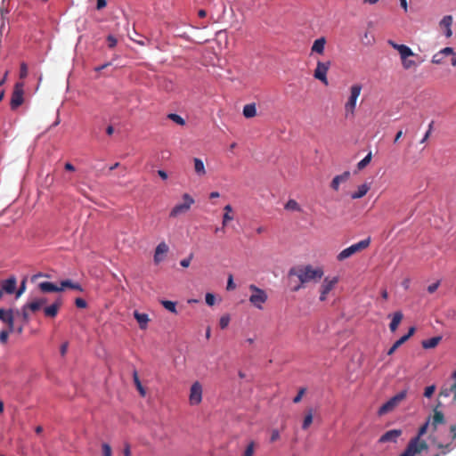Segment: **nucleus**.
Masks as SVG:
<instances>
[{
  "label": "nucleus",
  "mask_w": 456,
  "mask_h": 456,
  "mask_svg": "<svg viewBox=\"0 0 456 456\" xmlns=\"http://www.w3.org/2000/svg\"><path fill=\"white\" fill-rule=\"evenodd\" d=\"M439 53L443 55V57L454 54V50L452 47H444L439 51Z\"/></svg>",
  "instance_id": "obj_48"
},
{
  "label": "nucleus",
  "mask_w": 456,
  "mask_h": 456,
  "mask_svg": "<svg viewBox=\"0 0 456 456\" xmlns=\"http://www.w3.org/2000/svg\"><path fill=\"white\" fill-rule=\"evenodd\" d=\"M229 323H230V316L228 314L223 315L220 318L219 325H220L221 329L224 330V329L227 328Z\"/></svg>",
  "instance_id": "obj_43"
},
{
  "label": "nucleus",
  "mask_w": 456,
  "mask_h": 456,
  "mask_svg": "<svg viewBox=\"0 0 456 456\" xmlns=\"http://www.w3.org/2000/svg\"><path fill=\"white\" fill-rule=\"evenodd\" d=\"M305 393V388H300L297 395L294 397L293 403H297L301 401L303 395Z\"/></svg>",
  "instance_id": "obj_54"
},
{
  "label": "nucleus",
  "mask_w": 456,
  "mask_h": 456,
  "mask_svg": "<svg viewBox=\"0 0 456 456\" xmlns=\"http://www.w3.org/2000/svg\"><path fill=\"white\" fill-rule=\"evenodd\" d=\"M243 115L247 118H254L256 115V108L255 103L246 104L243 108Z\"/></svg>",
  "instance_id": "obj_32"
},
{
  "label": "nucleus",
  "mask_w": 456,
  "mask_h": 456,
  "mask_svg": "<svg viewBox=\"0 0 456 456\" xmlns=\"http://www.w3.org/2000/svg\"><path fill=\"white\" fill-rule=\"evenodd\" d=\"M215 302H216V297H215V296H214L213 294H211V293H207V294H206V303H207L208 305L212 306V305H215Z\"/></svg>",
  "instance_id": "obj_52"
},
{
  "label": "nucleus",
  "mask_w": 456,
  "mask_h": 456,
  "mask_svg": "<svg viewBox=\"0 0 456 456\" xmlns=\"http://www.w3.org/2000/svg\"><path fill=\"white\" fill-rule=\"evenodd\" d=\"M439 285H440L439 281L430 284L427 289L428 293H430V294L434 293L438 289Z\"/></svg>",
  "instance_id": "obj_58"
},
{
  "label": "nucleus",
  "mask_w": 456,
  "mask_h": 456,
  "mask_svg": "<svg viewBox=\"0 0 456 456\" xmlns=\"http://www.w3.org/2000/svg\"><path fill=\"white\" fill-rule=\"evenodd\" d=\"M288 276L291 290L297 291L314 279V268L310 265H297L289 269Z\"/></svg>",
  "instance_id": "obj_1"
},
{
  "label": "nucleus",
  "mask_w": 456,
  "mask_h": 456,
  "mask_svg": "<svg viewBox=\"0 0 456 456\" xmlns=\"http://www.w3.org/2000/svg\"><path fill=\"white\" fill-rule=\"evenodd\" d=\"M325 44H326V39L324 37L315 39V53L322 54L323 51H324Z\"/></svg>",
  "instance_id": "obj_35"
},
{
  "label": "nucleus",
  "mask_w": 456,
  "mask_h": 456,
  "mask_svg": "<svg viewBox=\"0 0 456 456\" xmlns=\"http://www.w3.org/2000/svg\"><path fill=\"white\" fill-rule=\"evenodd\" d=\"M183 203H180L175 205L170 211V217H177L182 214H185L191 208V207L194 204V199L188 193H184L183 195Z\"/></svg>",
  "instance_id": "obj_10"
},
{
  "label": "nucleus",
  "mask_w": 456,
  "mask_h": 456,
  "mask_svg": "<svg viewBox=\"0 0 456 456\" xmlns=\"http://www.w3.org/2000/svg\"><path fill=\"white\" fill-rule=\"evenodd\" d=\"M338 281L339 278L338 276H327L324 278L319 287V300L321 302L327 300L329 294L335 289Z\"/></svg>",
  "instance_id": "obj_7"
},
{
  "label": "nucleus",
  "mask_w": 456,
  "mask_h": 456,
  "mask_svg": "<svg viewBox=\"0 0 456 456\" xmlns=\"http://www.w3.org/2000/svg\"><path fill=\"white\" fill-rule=\"evenodd\" d=\"M63 302L61 297L56 298L50 305L45 306L43 312L45 317L54 318L61 307Z\"/></svg>",
  "instance_id": "obj_14"
},
{
  "label": "nucleus",
  "mask_w": 456,
  "mask_h": 456,
  "mask_svg": "<svg viewBox=\"0 0 456 456\" xmlns=\"http://www.w3.org/2000/svg\"><path fill=\"white\" fill-rule=\"evenodd\" d=\"M444 57H443V55L437 52L433 55L431 61L434 64H442L444 62Z\"/></svg>",
  "instance_id": "obj_46"
},
{
  "label": "nucleus",
  "mask_w": 456,
  "mask_h": 456,
  "mask_svg": "<svg viewBox=\"0 0 456 456\" xmlns=\"http://www.w3.org/2000/svg\"><path fill=\"white\" fill-rule=\"evenodd\" d=\"M0 320L8 325L10 331L14 330V314L12 309L4 310L0 308Z\"/></svg>",
  "instance_id": "obj_16"
},
{
  "label": "nucleus",
  "mask_w": 456,
  "mask_h": 456,
  "mask_svg": "<svg viewBox=\"0 0 456 456\" xmlns=\"http://www.w3.org/2000/svg\"><path fill=\"white\" fill-rule=\"evenodd\" d=\"M428 448V443L419 437H412L400 456H416Z\"/></svg>",
  "instance_id": "obj_4"
},
{
  "label": "nucleus",
  "mask_w": 456,
  "mask_h": 456,
  "mask_svg": "<svg viewBox=\"0 0 456 456\" xmlns=\"http://www.w3.org/2000/svg\"><path fill=\"white\" fill-rule=\"evenodd\" d=\"M370 244V238L368 237L355 244L351 245L350 247L343 249L337 256V259L338 261H343L353 255H354L357 252H360L362 250H364L367 248Z\"/></svg>",
  "instance_id": "obj_6"
},
{
  "label": "nucleus",
  "mask_w": 456,
  "mask_h": 456,
  "mask_svg": "<svg viewBox=\"0 0 456 456\" xmlns=\"http://www.w3.org/2000/svg\"><path fill=\"white\" fill-rule=\"evenodd\" d=\"M12 331H10V329L8 328L7 330H1L0 331V343L4 345L7 343V340H8V337L10 335V333H12Z\"/></svg>",
  "instance_id": "obj_42"
},
{
  "label": "nucleus",
  "mask_w": 456,
  "mask_h": 456,
  "mask_svg": "<svg viewBox=\"0 0 456 456\" xmlns=\"http://www.w3.org/2000/svg\"><path fill=\"white\" fill-rule=\"evenodd\" d=\"M38 289L43 293H49V292H61V288H59L58 285L52 283L50 281H43L38 284Z\"/></svg>",
  "instance_id": "obj_22"
},
{
  "label": "nucleus",
  "mask_w": 456,
  "mask_h": 456,
  "mask_svg": "<svg viewBox=\"0 0 456 456\" xmlns=\"http://www.w3.org/2000/svg\"><path fill=\"white\" fill-rule=\"evenodd\" d=\"M160 304L164 306L165 309H167V311L173 313V314H177V311H176V303L174 302V301H170V300H161L160 301Z\"/></svg>",
  "instance_id": "obj_34"
},
{
  "label": "nucleus",
  "mask_w": 456,
  "mask_h": 456,
  "mask_svg": "<svg viewBox=\"0 0 456 456\" xmlns=\"http://www.w3.org/2000/svg\"><path fill=\"white\" fill-rule=\"evenodd\" d=\"M256 445L254 441H250L244 451L243 456H253Z\"/></svg>",
  "instance_id": "obj_40"
},
{
  "label": "nucleus",
  "mask_w": 456,
  "mask_h": 456,
  "mask_svg": "<svg viewBox=\"0 0 456 456\" xmlns=\"http://www.w3.org/2000/svg\"><path fill=\"white\" fill-rule=\"evenodd\" d=\"M102 449L103 456H112V451H111V447L110 446V444H108L106 443L102 444Z\"/></svg>",
  "instance_id": "obj_47"
},
{
  "label": "nucleus",
  "mask_w": 456,
  "mask_h": 456,
  "mask_svg": "<svg viewBox=\"0 0 456 456\" xmlns=\"http://www.w3.org/2000/svg\"><path fill=\"white\" fill-rule=\"evenodd\" d=\"M312 422H313V415H312L311 411H309L304 419L302 428L304 429H306L312 424Z\"/></svg>",
  "instance_id": "obj_44"
},
{
  "label": "nucleus",
  "mask_w": 456,
  "mask_h": 456,
  "mask_svg": "<svg viewBox=\"0 0 456 456\" xmlns=\"http://www.w3.org/2000/svg\"><path fill=\"white\" fill-rule=\"evenodd\" d=\"M167 118L178 125L183 126L185 124L184 119L178 114L171 113Z\"/></svg>",
  "instance_id": "obj_41"
},
{
  "label": "nucleus",
  "mask_w": 456,
  "mask_h": 456,
  "mask_svg": "<svg viewBox=\"0 0 456 456\" xmlns=\"http://www.w3.org/2000/svg\"><path fill=\"white\" fill-rule=\"evenodd\" d=\"M400 346L396 343V341L394 343V345L389 348V350L387 351V354L388 355H391L393 354L395 350L399 347Z\"/></svg>",
  "instance_id": "obj_61"
},
{
  "label": "nucleus",
  "mask_w": 456,
  "mask_h": 456,
  "mask_svg": "<svg viewBox=\"0 0 456 456\" xmlns=\"http://www.w3.org/2000/svg\"><path fill=\"white\" fill-rule=\"evenodd\" d=\"M372 158L371 152H369L360 162L357 164V167L359 170L363 169L370 162Z\"/></svg>",
  "instance_id": "obj_39"
},
{
  "label": "nucleus",
  "mask_w": 456,
  "mask_h": 456,
  "mask_svg": "<svg viewBox=\"0 0 456 456\" xmlns=\"http://www.w3.org/2000/svg\"><path fill=\"white\" fill-rule=\"evenodd\" d=\"M280 438V432L277 430V429H273L272 431V436H271V442H275L277 441L278 439Z\"/></svg>",
  "instance_id": "obj_59"
},
{
  "label": "nucleus",
  "mask_w": 456,
  "mask_h": 456,
  "mask_svg": "<svg viewBox=\"0 0 456 456\" xmlns=\"http://www.w3.org/2000/svg\"><path fill=\"white\" fill-rule=\"evenodd\" d=\"M428 418H431L430 426L433 431L437 428L439 424H444L445 421L444 413L441 411H438L437 408L434 409L433 416H429Z\"/></svg>",
  "instance_id": "obj_20"
},
{
  "label": "nucleus",
  "mask_w": 456,
  "mask_h": 456,
  "mask_svg": "<svg viewBox=\"0 0 456 456\" xmlns=\"http://www.w3.org/2000/svg\"><path fill=\"white\" fill-rule=\"evenodd\" d=\"M452 21H453V19H452V15H445V16H444V18L441 20V21L439 23L440 28L442 29H444V35L448 38L451 37L452 35Z\"/></svg>",
  "instance_id": "obj_19"
},
{
  "label": "nucleus",
  "mask_w": 456,
  "mask_h": 456,
  "mask_svg": "<svg viewBox=\"0 0 456 456\" xmlns=\"http://www.w3.org/2000/svg\"><path fill=\"white\" fill-rule=\"evenodd\" d=\"M331 62L330 61H318L317 67L315 68V79H319L322 81L324 86L329 85V81L327 78V72L330 67Z\"/></svg>",
  "instance_id": "obj_11"
},
{
  "label": "nucleus",
  "mask_w": 456,
  "mask_h": 456,
  "mask_svg": "<svg viewBox=\"0 0 456 456\" xmlns=\"http://www.w3.org/2000/svg\"><path fill=\"white\" fill-rule=\"evenodd\" d=\"M28 302L27 304H25L20 310H17L16 311V314L17 315H21L22 317V320L25 322H28V320H29V313L31 312L30 311V308L28 307Z\"/></svg>",
  "instance_id": "obj_33"
},
{
  "label": "nucleus",
  "mask_w": 456,
  "mask_h": 456,
  "mask_svg": "<svg viewBox=\"0 0 456 456\" xmlns=\"http://www.w3.org/2000/svg\"><path fill=\"white\" fill-rule=\"evenodd\" d=\"M435 389H436L435 386H429V387H427L425 388L424 395H425L426 397H430V396H432V395H433V394H434V392H435Z\"/></svg>",
  "instance_id": "obj_57"
},
{
  "label": "nucleus",
  "mask_w": 456,
  "mask_h": 456,
  "mask_svg": "<svg viewBox=\"0 0 456 456\" xmlns=\"http://www.w3.org/2000/svg\"><path fill=\"white\" fill-rule=\"evenodd\" d=\"M349 176H350L349 171H346L339 175H336L331 182V188L335 191H338L339 189V184L341 183L346 182L348 180Z\"/></svg>",
  "instance_id": "obj_25"
},
{
  "label": "nucleus",
  "mask_w": 456,
  "mask_h": 456,
  "mask_svg": "<svg viewBox=\"0 0 456 456\" xmlns=\"http://www.w3.org/2000/svg\"><path fill=\"white\" fill-rule=\"evenodd\" d=\"M403 318V314L400 311L395 312L393 314L392 321H391V322L389 324V329H390V330L392 332H395L397 330V328H398L400 322H402Z\"/></svg>",
  "instance_id": "obj_27"
},
{
  "label": "nucleus",
  "mask_w": 456,
  "mask_h": 456,
  "mask_svg": "<svg viewBox=\"0 0 456 456\" xmlns=\"http://www.w3.org/2000/svg\"><path fill=\"white\" fill-rule=\"evenodd\" d=\"M194 171L199 176H204L207 173L203 161L199 158L193 159Z\"/></svg>",
  "instance_id": "obj_28"
},
{
  "label": "nucleus",
  "mask_w": 456,
  "mask_h": 456,
  "mask_svg": "<svg viewBox=\"0 0 456 456\" xmlns=\"http://www.w3.org/2000/svg\"><path fill=\"white\" fill-rule=\"evenodd\" d=\"M406 391H401L395 396L391 397L379 409L378 414L379 416H383L393 411L398 404L406 398Z\"/></svg>",
  "instance_id": "obj_8"
},
{
  "label": "nucleus",
  "mask_w": 456,
  "mask_h": 456,
  "mask_svg": "<svg viewBox=\"0 0 456 456\" xmlns=\"http://www.w3.org/2000/svg\"><path fill=\"white\" fill-rule=\"evenodd\" d=\"M235 287L236 286L233 282L232 275L230 274L228 277L226 289H227V290H233L235 289Z\"/></svg>",
  "instance_id": "obj_56"
},
{
  "label": "nucleus",
  "mask_w": 456,
  "mask_h": 456,
  "mask_svg": "<svg viewBox=\"0 0 456 456\" xmlns=\"http://www.w3.org/2000/svg\"><path fill=\"white\" fill-rule=\"evenodd\" d=\"M133 378H134V382L136 386V388L137 390L139 391L140 395L142 396H144L145 395V389L143 388L140 379H139V377H138V374H137V371L134 370V374H133Z\"/></svg>",
  "instance_id": "obj_37"
},
{
  "label": "nucleus",
  "mask_w": 456,
  "mask_h": 456,
  "mask_svg": "<svg viewBox=\"0 0 456 456\" xmlns=\"http://www.w3.org/2000/svg\"><path fill=\"white\" fill-rule=\"evenodd\" d=\"M17 285V280L14 276L4 280L1 281L2 289L7 294H12L15 292Z\"/></svg>",
  "instance_id": "obj_18"
},
{
  "label": "nucleus",
  "mask_w": 456,
  "mask_h": 456,
  "mask_svg": "<svg viewBox=\"0 0 456 456\" xmlns=\"http://www.w3.org/2000/svg\"><path fill=\"white\" fill-rule=\"evenodd\" d=\"M455 440L456 425H452L450 428V436L448 439L441 440L439 437L434 436L432 439V443L437 449L441 451V454L446 455L456 447V444H453Z\"/></svg>",
  "instance_id": "obj_3"
},
{
  "label": "nucleus",
  "mask_w": 456,
  "mask_h": 456,
  "mask_svg": "<svg viewBox=\"0 0 456 456\" xmlns=\"http://www.w3.org/2000/svg\"><path fill=\"white\" fill-rule=\"evenodd\" d=\"M362 92V86L360 84H354L350 87V95L347 102L345 104L346 116L349 114L354 115L356 107L357 99Z\"/></svg>",
  "instance_id": "obj_9"
},
{
  "label": "nucleus",
  "mask_w": 456,
  "mask_h": 456,
  "mask_svg": "<svg viewBox=\"0 0 456 456\" xmlns=\"http://www.w3.org/2000/svg\"><path fill=\"white\" fill-rule=\"evenodd\" d=\"M134 317L137 321L141 330H146L150 322L149 315L147 314L139 313L138 311L134 312Z\"/></svg>",
  "instance_id": "obj_23"
},
{
  "label": "nucleus",
  "mask_w": 456,
  "mask_h": 456,
  "mask_svg": "<svg viewBox=\"0 0 456 456\" xmlns=\"http://www.w3.org/2000/svg\"><path fill=\"white\" fill-rule=\"evenodd\" d=\"M106 5H107V1L106 0H97V6H96V8L98 10H101V9L104 8Z\"/></svg>",
  "instance_id": "obj_62"
},
{
  "label": "nucleus",
  "mask_w": 456,
  "mask_h": 456,
  "mask_svg": "<svg viewBox=\"0 0 456 456\" xmlns=\"http://www.w3.org/2000/svg\"><path fill=\"white\" fill-rule=\"evenodd\" d=\"M23 103V84L16 83L11 99V108L15 110Z\"/></svg>",
  "instance_id": "obj_13"
},
{
  "label": "nucleus",
  "mask_w": 456,
  "mask_h": 456,
  "mask_svg": "<svg viewBox=\"0 0 456 456\" xmlns=\"http://www.w3.org/2000/svg\"><path fill=\"white\" fill-rule=\"evenodd\" d=\"M441 339L442 338L440 336L433 337L431 338L423 340L421 345L425 349L435 348L439 344Z\"/></svg>",
  "instance_id": "obj_30"
},
{
  "label": "nucleus",
  "mask_w": 456,
  "mask_h": 456,
  "mask_svg": "<svg viewBox=\"0 0 456 456\" xmlns=\"http://www.w3.org/2000/svg\"><path fill=\"white\" fill-rule=\"evenodd\" d=\"M48 302L47 297H37L33 298L28 302V308H30L31 313H37L39 310H43L45 306H47L46 304Z\"/></svg>",
  "instance_id": "obj_17"
},
{
  "label": "nucleus",
  "mask_w": 456,
  "mask_h": 456,
  "mask_svg": "<svg viewBox=\"0 0 456 456\" xmlns=\"http://www.w3.org/2000/svg\"><path fill=\"white\" fill-rule=\"evenodd\" d=\"M248 289L251 292V295L249 297V302L256 308L262 310L264 304L268 299L266 292L254 284H250L248 286Z\"/></svg>",
  "instance_id": "obj_5"
},
{
  "label": "nucleus",
  "mask_w": 456,
  "mask_h": 456,
  "mask_svg": "<svg viewBox=\"0 0 456 456\" xmlns=\"http://www.w3.org/2000/svg\"><path fill=\"white\" fill-rule=\"evenodd\" d=\"M387 44L398 52L402 66L405 70L418 66V63L415 61L410 59V57H413L416 54L408 45L397 44L391 39L387 40Z\"/></svg>",
  "instance_id": "obj_2"
},
{
  "label": "nucleus",
  "mask_w": 456,
  "mask_h": 456,
  "mask_svg": "<svg viewBox=\"0 0 456 456\" xmlns=\"http://www.w3.org/2000/svg\"><path fill=\"white\" fill-rule=\"evenodd\" d=\"M168 246L166 242H160L155 249L154 254V263L156 265L159 264L163 260V256L168 252Z\"/></svg>",
  "instance_id": "obj_21"
},
{
  "label": "nucleus",
  "mask_w": 456,
  "mask_h": 456,
  "mask_svg": "<svg viewBox=\"0 0 456 456\" xmlns=\"http://www.w3.org/2000/svg\"><path fill=\"white\" fill-rule=\"evenodd\" d=\"M193 257V255L192 254H190V256L187 257V258H183L181 260L180 262V265L184 267V268H187L189 267L190 264H191V261Z\"/></svg>",
  "instance_id": "obj_53"
},
{
  "label": "nucleus",
  "mask_w": 456,
  "mask_h": 456,
  "mask_svg": "<svg viewBox=\"0 0 456 456\" xmlns=\"http://www.w3.org/2000/svg\"><path fill=\"white\" fill-rule=\"evenodd\" d=\"M453 383L449 387H443L440 392V396L447 397L451 394H453V399L456 400V370L452 374Z\"/></svg>",
  "instance_id": "obj_24"
},
{
  "label": "nucleus",
  "mask_w": 456,
  "mask_h": 456,
  "mask_svg": "<svg viewBox=\"0 0 456 456\" xmlns=\"http://www.w3.org/2000/svg\"><path fill=\"white\" fill-rule=\"evenodd\" d=\"M370 186L369 183H362L360 186H358L356 191H354L351 194V198L353 200L361 199L367 194V192L370 191Z\"/></svg>",
  "instance_id": "obj_26"
},
{
  "label": "nucleus",
  "mask_w": 456,
  "mask_h": 456,
  "mask_svg": "<svg viewBox=\"0 0 456 456\" xmlns=\"http://www.w3.org/2000/svg\"><path fill=\"white\" fill-rule=\"evenodd\" d=\"M284 208H285V209H287L289 211H300L301 210L300 206L295 200H288V202L285 204Z\"/></svg>",
  "instance_id": "obj_38"
},
{
  "label": "nucleus",
  "mask_w": 456,
  "mask_h": 456,
  "mask_svg": "<svg viewBox=\"0 0 456 456\" xmlns=\"http://www.w3.org/2000/svg\"><path fill=\"white\" fill-rule=\"evenodd\" d=\"M224 214L223 216L222 224H223V227H225V226H227V224L230 221L233 220L234 216L232 214V207L231 205L224 206Z\"/></svg>",
  "instance_id": "obj_29"
},
{
  "label": "nucleus",
  "mask_w": 456,
  "mask_h": 456,
  "mask_svg": "<svg viewBox=\"0 0 456 456\" xmlns=\"http://www.w3.org/2000/svg\"><path fill=\"white\" fill-rule=\"evenodd\" d=\"M107 42H108V46L110 48H114L117 45L118 40L112 35H109L107 37Z\"/></svg>",
  "instance_id": "obj_50"
},
{
  "label": "nucleus",
  "mask_w": 456,
  "mask_h": 456,
  "mask_svg": "<svg viewBox=\"0 0 456 456\" xmlns=\"http://www.w3.org/2000/svg\"><path fill=\"white\" fill-rule=\"evenodd\" d=\"M402 429H391L385 432L379 439L380 444L393 443L395 444L398 438L402 436Z\"/></svg>",
  "instance_id": "obj_15"
},
{
  "label": "nucleus",
  "mask_w": 456,
  "mask_h": 456,
  "mask_svg": "<svg viewBox=\"0 0 456 456\" xmlns=\"http://www.w3.org/2000/svg\"><path fill=\"white\" fill-rule=\"evenodd\" d=\"M68 347H69V344L68 342H65L63 343L61 346V348H60V353L62 356H64L68 351Z\"/></svg>",
  "instance_id": "obj_60"
},
{
  "label": "nucleus",
  "mask_w": 456,
  "mask_h": 456,
  "mask_svg": "<svg viewBox=\"0 0 456 456\" xmlns=\"http://www.w3.org/2000/svg\"><path fill=\"white\" fill-rule=\"evenodd\" d=\"M27 76H28V66L26 63L22 62L20 64V77L25 78Z\"/></svg>",
  "instance_id": "obj_49"
},
{
  "label": "nucleus",
  "mask_w": 456,
  "mask_h": 456,
  "mask_svg": "<svg viewBox=\"0 0 456 456\" xmlns=\"http://www.w3.org/2000/svg\"><path fill=\"white\" fill-rule=\"evenodd\" d=\"M362 42L364 45H370L374 42V37L372 35H370L368 31L364 33Z\"/></svg>",
  "instance_id": "obj_45"
},
{
  "label": "nucleus",
  "mask_w": 456,
  "mask_h": 456,
  "mask_svg": "<svg viewBox=\"0 0 456 456\" xmlns=\"http://www.w3.org/2000/svg\"><path fill=\"white\" fill-rule=\"evenodd\" d=\"M202 401V386L199 381H195L190 389L189 402L191 405H198Z\"/></svg>",
  "instance_id": "obj_12"
},
{
  "label": "nucleus",
  "mask_w": 456,
  "mask_h": 456,
  "mask_svg": "<svg viewBox=\"0 0 456 456\" xmlns=\"http://www.w3.org/2000/svg\"><path fill=\"white\" fill-rule=\"evenodd\" d=\"M26 290V279H24L21 283H20V286L19 288V289L16 291V297H20Z\"/></svg>",
  "instance_id": "obj_51"
},
{
  "label": "nucleus",
  "mask_w": 456,
  "mask_h": 456,
  "mask_svg": "<svg viewBox=\"0 0 456 456\" xmlns=\"http://www.w3.org/2000/svg\"><path fill=\"white\" fill-rule=\"evenodd\" d=\"M59 288H61V291H63L65 289H72L78 291H82L83 289L80 284L73 282L71 280H65L61 281Z\"/></svg>",
  "instance_id": "obj_31"
},
{
  "label": "nucleus",
  "mask_w": 456,
  "mask_h": 456,
  "mask_svg": "<svg viewBox=\"0 0 456 456\" xmlns=\"http://www.w3.org/2000/svg\"><path fill=\"white\" fill-rule=\"evenodd\" d=\"M123 454H124V456H131V449H130V445L128 444H126L125 445V448L123 450Z\"/></svg>",
  "instance_id": "obj_64"
},
{
  "label": "nucleus",
  "mask_w": 456,
  "mask_h": 456,
  "mask_svg": "<svg viewBox=\"0 0 456 456\" xmlns=\"http://www.w3.org/2000/svg\"><path fill=\"white\" fill-rule=\"evenodd\" d=\"M431 418H428L427 421L419 428L417 435L414 437H421L428 432V427L430 426Z\"/></svg>",
  "instance_id": "obj_36"
},
{
  "label": "nucleus",
  "mask_w": 456,
  "mask_h": 456,
  "mask_svg": "<svg viewBox=\"0 0 456 456\" xmlns=\"http://www.w3.org/2000/svg\"><path fill=\"white\" fill-rule=\"evenodd\" d=\"M75 305H76V306H77V307H78V308H86V305H87V304H86V300H85V299H83V298H81V297H77V298H76V300H75Z\"/></svg>",
  "instance_id": "obj_55"
},
{
  "label": "nucleus",
  "mask_w": 456,
  "mask_h": 456,
  "mask_svg": "<svg viewBox=\"0 0 456 456\" xmlns=\"http://www.w3.org/2000/svg\"><path fill=\"white\" fill-rule=\"evenodd\" d=\"M323 270L322 268H315V280L321 279L323 276Z\"/></svg>",
  "instance_id": "obj_63"
}]
</instances>
